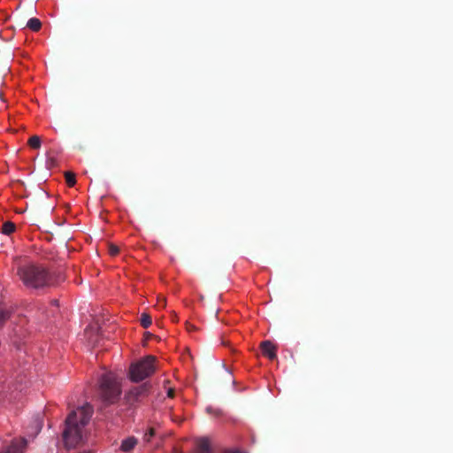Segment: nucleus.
I'll list each match as a JSON object with an SVG mask.
<instances>
[{
	"label": "nucleus",
	"instance_id": "obj_1",
	"mask_svg": "<svg viewBox=\"0 0 453 453\" xmlns=\"http://www.w3.org/2000/svg\"><path fill=\"white\" fill-rule=\"evenodd\" d=\"M17 275L28 288L41 289L57 285L59 280L46 267L35 263H27L18 267Z\"/></svg>",
	"mask_w": 453,
	"mask_h": 453
},
{
	"label": "nucleus",
	"instance_id": "obj_2",
	"mask_svg": "<svg viewBox=\"0 0 453 453\" xmlns=\"http://www.w3.org/2000/svg\"><path fill=\"white\" fill-rule=\"evenodd\" d=\"M99 393L102 399L110 403L119 399L121 394L120 382L114 373L106 372L103 374L99 385Z\"/></svg>",
	"mask_w": 453,
	"mask_h": 453
},
{
	"label": "nucleus",
	"instance_id": "obj_3",
	"mask_svg": "<svg viewBox=\"0 0 453 453\" xmlns=\"http://www.w3.org/2000/svg\"><path fill=\"white\" fill-rule=\"evenodd\" d=\"M156 357L147 356L131 365L129 376L131 380L138 382L150 376L156 371Z\"/></svg>",
	"mask_w": 453,
	"mask_h": 453
},
{
	"label": "nucleus",
	"instance_id": "obj_4",
	"mask_svg": "<svg viewBox=\"0 0 453 453\" xmlns=\"http://www.w3.org/2000/svg\"><path fill=\"white\" fill-rule=\"evenodd\" d=\"M73 416L66 418L65 428L63 433V439L67 448L79 446L84 436V428H81L78 424L73 423Z\"/></svg>",
	"mask_w": 453,
	"mask_h": 453
},
{
	"label": "nucleus",
	"instance_id": "obj_5",
	"mask_svg": "<svg viewBox=\"0 0 453 453\" xmlns=\"http://www.w3.org/2000/svg\"><path fill=\"white\" fill-rule=\"evenodd\" d=\"M92 408L90 405L86 404L80 408H77L75 411L71 412L67 418H73V423L78 424L81 428H84V426L88 423L91 416H92Z\"/></svg>",
	"mask_w": 453,
	"mask_h": 453
},
{
	"label": "nucleus",
	"instance_id": "obj_6",
	"mask_svg": "<svg viewBox=\"0 0 453 453\" xmlns=\"http://www.w3.org/2000/svg\"><path fill=\"white\" fill-rule=\"evenodd\" d=\"M27 441L25 439H14L11 444L4 448L0 453H23L26 449Z\"/></svg>",
	"mask_w": 453,
	"mask_h": 453
},
{
	"label": "nucleus",
	"instance_id": "obj_7",
	"mask_svg": "<svg viewBox=\"0 0 453 453\" xmlns=\"http://www.w3.org/2000/svg\"><path fill=\"white\" fill-rule=\"evenodd\" d=\"M261 349L264 356L273 360L276 358V346L270 341H265L261 343Z\"/></svg>",
	"mask_w": 453,
	"mask_h": 453
},
{
	"label": "nucleus",
	"instance_id": "obj_8",
	"mask_svg": "<svg viewBox=\"0 0 453 453\" xmlns=\"http://www.w3.org/2000/svg\"><path fill=\"white\" fill-rule=\"evenodd\" d=\"M211 443L207 438H199L196 440V453H210Z\"/></svg>",
	"mask_w": 453,
	"mask_h": 453
},
{
	"label": "nucleus",
	"instance_id": "obj_9",
	"mask_svg": "<svg viewBox=\"0 0 453 453\" xmlns=\"http://www.w3.org/2000/svg\"><path fill=\"white\" fill-rule=\"evenodd\" d=\"M136 443H137V441L135 438L128 437L122 441L120 449L124 452H128L134 448Z\"/></svg>",
	"mask_w": 453,
	"mask_h": 453
},
{
	"label": "nucleus",
	"instance_id": "obj_10",
	"mask_svg": "<svg viewBox=\"0 0 453 453\" xmlns=\"http://www.w3.org/2000/svg\"><path fill=\"white\" fill-rule=\"evenodd\" d=\"M27 27L31 29L32 31H39L41 29V27H42V23L41 21L36 19V18H32L30 19L27 23Z\"/></svg>",
	"mask_w": 453,
	"mask_h": 453
},
{
	"label": "nucleus",
	"instance_id": "obj_11",
	"mask_svg": "<svg viewBox=\"0 0 453 453\" xmlns=\"http://www.w3.org/2000/svg\"><path fill=\"white\" fill-rule=\"evenodd\" d=\"M15 231V225L11 221H6L2 226V233L11 234Z\"/></svg>",
	"mask_w": 453,
	"mask_h": 453
},
{
	"label": "nucleus",
	"instance_id": "obj_12",
	"mask_svg": "<svg viewBox=\"0 0 453 453\" xmlns=\"http://www.w3.org/2000/svg\"><path fill=\"white\" fill-rule=\"evenodd\" d=\"M32 149H39L41 147V139L37 135L31 136L27 142Z\"/></svg>",
	"mask_w": 453,
	"mask_h": 453
},
{
	"label": "nucleus",
	"instance_id": "obj_13",
	"mask_svg": "<svg viewBox=\"0 0 453 453\" xmlns=\"http://www.w3.org/2000/svg\"><path fill=\"white\" fill-rule=\"evenodd\" d=\"M152 323L151 318L150 315L143 313L141 317V324L144 328H148Z\"/></svg>",
	"mask_w": 453,
	"mask_h": 453
},
{
	"label": "nucleus",
	"instance_id": "obj_14",
	"mask_svg": "<svg viewBox=\"0 0 453 453\" xmlns=\"http://www.w3.org/2000/svg\"><path fill=\"white\" fill-rule=\"evenodd\" d=\"M65 181L69 187H73L76 182L75 175L72 173L66 172L65 173Z\"/></svg>",
	"mask_w": 453,
	"mask_h": 453
},
{
	"label": "nucleus",
	"instance_id": "obj_15",
	"mask_svg": "<svg viewBox=\"0 0 453 453\" xmlns=\"http://www.w3.org/2000/svg\"><path fill=\"white\" fill-rule=\"evenodd\" d=\"M9 317H10L9 311L6 309H4L2 306H0V326L3 325V323L7 319H9Z\"/></svg>",
	"mask_w": 453,
	"mask_h": 453
},
{
	"label": "nucleus",
	"instance_id": "obj_16",
	"mask_svg": "<svg viewBox=\"0 0 453 453\" xmlns=\"http://www.w3.org/2000/svg\"><path fill=\"white\" fill-rule=\"evenodd\" d=\"M119 249L118 246L113 245V244H111L109 246V253L111 256H116L117 254H119Z\"/></svg>",
	"mask_w": 453,
	"mask_h": 453
},
{
	"label": "nucleus",
	"instance_id": "obj_17",
	"mask_svg": "<svg viewBox=\"0 0 453 453\" xmlns=\"http://www.w3.org/2000/svg\"><path fill=\"white\" fill-rule=\"evenodd\" d=\"M156 305H157V307H158V308H161V307H162V308H164V307H165V305H166V299H165V296H158V297H157V304H156Z\"/></svg>",
	"mask_w": 453,
	"mask_h": 453
},
{
	"label": "nucleus",
	"instance_id": "obj_18",
	"mask_svg": "<svg viewBox=\"0 0 453 453\" xmlns=\"http://www.w3.org/2000/svg\"><path fill=\"white\" fill-rule=\"evenodd\" d=\"M146 390L145 386H142L140 388H136L131 391V394H134V395L138 396L142 394V392Z\"/></svg>",
	"mask_w": 453,
	"mask_h": 453
},
{
	"label": "nucleus",
	"instance_id": "obj_19",
	"mask_svg": "<svg viewBox=\"0 0 453 453\" xmlns=\"http://www.w3.org/2000/svg\"><path fill=\"white\" fill-rule=\"evenodd\" d=\"M154 435V429H150L149 433L145 434V440L149 441L150 438Z\"/></svg>",
	"mask_w": 453,
	"mask_h": 453
},
{
	"label": "nucleus",
	"instance_id": "obj_20",
	"mask_svg": "<svg viewBox=\"0 0 453 453\" xmlns=\"http://www.w3.org/2000/svg\"><path fill=\"white\" fill-rule=\"evenodd\" d=\"M167 395H168V397L173 398L174 396V389L169 388L167 391Z\"/></svg>",
	"mask_w": 453,
	"mask_h": 453
}]
</instances>
